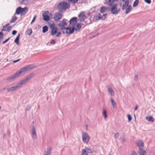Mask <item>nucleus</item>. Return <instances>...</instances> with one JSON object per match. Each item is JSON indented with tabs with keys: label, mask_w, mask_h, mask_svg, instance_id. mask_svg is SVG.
<instances>
[{
	"label": "nucleus",
	"mask_w": 155,
	"mask_h": 155,
	"mask_svg": "<svg viewBox=\"0 0 155 155\" xmlns=\"http://www.w3.org/2000/svg\"><path fill=\"white\" fill-rule=\"evenodd\" d=\"M28 11V8L25 7L24 8H22L21 7L17 8L15 11L16 14L17 15H20L21 14H25L27 13Z\"/></svg>",
	"instance_id": "obj_1"
},
{
	"label": "nucleus",
	"mask_w": 155,
	"mask_h": 155,
	"mask_svg": "<svg viewBox=\"0 0 155 155\" xmlns=\"http://www.w3.org/2000/svg\"><path fill=\"white\" fill-rule=\"evenodd\" d=\"M59 9L60 10H65L66 9L70 7L69 5H68L66 2H60L58 5Z\"/></svg>",
	"instance_id": "obj_2"
},
{
	"label": "nucleus",
	"mask_w": 155,
	"mask_h": 155,
	"mask_svg": "<svg viewBox=\"0 0 155 155\" xmlns=\"http://www.w3.org/2000/svg\"><path fill=\"white\" fill-rule=\"evenodd\" d=\"M30 76H28L24 79L20 81L17 83L16 84L19 89L22 87V86L25 84V83L31 78Z\"/></svg>",
	"instance_id": "obj_3"
},
{
	"label": "nucleus",
	"mask_w": 155,
	"mask_h": 155,
	"mask_svg": "<svg viewBox=\"0 0 155 155\" xmlns=\"http://www.w3.org/2000/svg\"><path fill=\"white\" fill-rule=\"evenodd\" d=\"M90 138V137L87 133L82 132V139L83 142L87 143Z\"/></svg>",
	"instance_id": "obj_4"
},
{
	"label": "nucleus",
	"mask_w": 155,
	"mask_h": 155,
	"mask_svg": "<svg viewBox=\"0 0 155 155\" xmlns=\"http://www.w3.org/2000/svg\"><path fill=\"white\" fill-rule=\"evenodd\" d=\"M63 16L62 13L60 11L54 14L53 18L55 21H57L61 19Z\"/></svg>",
	"instance_id": "obj_5"
},
{
	"label": "nucleus",
	"mask_w": 155,
	"mask_h": 155,
	"mask_svg": "<svg viewBox=\"0 0 155 155\" xmlns=\"http://www.w3.org/2000/svg\"><path fill=\"white\" fill-rule=\"evenodd\" d=\"M117 5L116 4H113L111 5L110 11L114 14H117L118 12L117 8Z\"/></svg>",
	"instance_id": "obj_6"
},
{
	"label": "nucleus",
	"mask_w": 155,
	"mask_h": 155,
	"mask_svg": "<svg viewBox=\"0 0 155 155\" xmlns=\"http://www.w3.org/2000/svg\"><path fill=\"white\" fill-rule=\"evenodd\" d=\"M49 13L48 11H45L42 14V16L44 20L48 21L50 19L49 16L48 15Z\"/></svg>",
	"instance_id": "obj_7"
},
{
	"label": "nucleus",
	"mask_w": 155,
	"mask_h": 155,
	"mask_svg": "<svg viewBox=\"0 0 155 155\" xmlns=\"http://www.w3.org/2000/svg\"><path fill=\"white\" fill-rule=\"evenodd\" d=\"M78 21H80L81 22L84 21V19L86 18V16L85 15L84 12L81 13L80 14L78 15Z\"/></svg>",
	"instance_id": "obj_8"
},
{
	"label": "nucleus",
	"mask_w": 155,
	"mask_h": 155,
	"mask_svg": "<svg viewBox=\"0 0 155 155\" xmlns=\"http://www.w3.org/2000/svg\"><path fill=\"white\" fill-rule=\"evenodd\" d=\"M107 15L106 14H103L102 15L101 14L99 13L96 16V20H97L101 19L102 20H104L106 18V17Z\"/></svg>",
	"instance_id": "obj_9"
},
{
	"label": "nucleus",
	"mask_w": 155,
	"mask_h": 155,
	"mask_svg": "<svg viewBox=\"0 0 155 155\" xmlns=\"http://www.w3.org/2000/svg\"><path fill=\"white\" fill-rule=\"evenodd\" d=\"M19 89L16 84L14 86L8 87L7 90L8 92L18 90Z\"/></svg>",
	"instance_id": "obj_10"
},
{
	"label": "nucleus",
	"mask_w": 155,
	"mask_h": 155,
	"mask_svg": "<svg viewBox=\"0 0 155 155\" xmlns=\"http://www.w3.org/2000/svg\"><path fill=\"white\" fill-rule=\"evenodd\" d=\"M67 24L65 19H64L60 21L59 23L58 24V25L60 28H62L63 29V28L65 27Z\"/></svg>",
	"instance_id": "obj_11"
},
{
	"label": "nucleus",
	"mask_w": 155,
	"mask_h": 155,
	"mask_svg": "<svg viewBox=\"0 0 155 155\" xmlns=\"http://www.w3.org/2000/svg\"><path fill=\"white\" fill-rule=\"evenodd\" d=\"M77 18L76 17H73L69 21V23L70 25L73 26H74L77 22Z\"/></svg>",
	"instance_id": "obj_12"
},
{
	"label": "nucleus",
	"mask_w": 155,
	"mask_h": 155,
	"mask_svg": "<svg viewBox=\"0 0 155 155\" xmlns=\"http://www.w3.org/2000/svg\"><path fill=\"white\" fill-rule=\"evenodd\" d=\"M3 28L2 29V31H8L9 32L11 29L12 28L9 27V25L8 24L6 25L5 26H3Z\"/></svg>",
	"instance_id": "obj_13"
},
{
	"label": "nucleus",
	"mask_w": 155,
	"mask_h": 155,
	"mask_svg": "<svg viewBox=\"0 0 155 155\" xmlns=\"http://www.w3.org/2000/svg\"><path fill=\"white\" fill-rule=\"evenodd\" d=\"M137 144L139 148V150L143 148V143L141 140H139L137 142Z\"/></svg>",
	"instance_id": "obj_14"
},
{
	"label": "nucleus",
	"mask_w": 155,
	"mask_h": 155,
	"mask_svg": "<svg viewBox=\"0 0 155 155\" xmlns=\"http://www.w3.org/2000/svg\"><path fill=\"white\" fill-rule=\"evenodd\" d=\"M138 153L139 155H147V152L144 150L143 149H140L138 151Z\"/></svg>",
	"instance_id": "obj_15"
},
{
	"label": "nucleus",
	"mask_w": 155,
	"mask_h": 155,
	"mask_svg": "<svg viewBox=\"0 0 155 155\" xmlns=\"http://www.w3.org/2000/svg\"><path fill=\"white\" fill-rule=\"evenodd\" d=\"M108 91L111 96H114V92L111 87H108Z\"/></svg>",
	"instance_id": "obj_16"
},
{
	"label": "nucleus",
	"mask_w": 155,
	"mask_h": 155,
	"mask_svg": "<svg viewBox=\"0 0 155 155\" xmlns=\"http://www.w3.org/2000/svg\"><path fill=\"white\" fill-rule=\"evenodd\" d=\"M75 29L74 27L71 28V27L67 28V31H68V34H72L73 33Z\"/></svg>",
	"instance_id": "obj_17"
},
{
	"label": "nucleus",
	"mask_w": 155,
	"mask_h": 155,
	"mask_svg": "<svg viewBox=\"0 0 155 155\" xmlns=\"http://www.w3.org/2000/svg\"><path fill=\"white\" fill-rule=\"evenodd\" d=\"M51 148L50 147H48L47 151L45 152L44 155H51Z\"/></svg>",
	"instance_id": "obj_18"
},
{
	"label": "nucleus",
	"mask_w": 155,
	"mask_h": 155,
	"mask_svg": "<svg viewBox=\"0 0 155 155\" xmlns=\"http://www.w3.org/2000/svg\"><path fill=\"white\" fill-rule=\"evenodd\" d=\"M107 9V7L105 6H103L100 8V11L101 13H103L105 12Z\"/></svg>",
	"instance_id": "obj_19"
},
{
	"label": "nucleus",
	"mask_w": 155,
	"mask_h": 155,
	"mask_svg": "<svg viewBox=\"0 0 155 155\" xmlns=\"http://www.w3.org/2000/svg\"><path fill=\"white\" fill-rule=\"evenodd\" d=\"M20 34L19 33L18 36H17V37L14 40L15 42V43L17 45H18L19 43V40L20 37Z\"/></svg>",
	"instance_id": "obj_20"
},
{
	"label": "nucleus",
	"mask_w": 155,
	"mask_h": 155,
	"mask_svg": "<svg viewBox=\"0 0 155 155\" xmlns=\"http://www.w3.org/2000/svg\"><path fill=\"white\" fill-rule=\"evenodd\" d=\"M132 10V7L130 5L128 6V8L126 9L125 13L126 14H127L129 12Z\"/></svg>",
	"instance_id": "obj_21"
},
{
	"label": "nucleus",
	"mask_w": 155,
	"mask_h": 155,
	"mask_svg": "<svg viewBox=\"0 0 155 155\" xmlns=\"http://www.w3.org/2000/svg\"><path fill=\"white\" fill-rule=\"evenodd\" d=\"M146 119L149 122H153L154 121V119L151 116L147 117H146Z\"/></svg>",
	"instance_id": "obj_22"
},
{
	"label": "nucleus",
	"mask_w": 155,
	"mask_h": 155,
	"mask_svg": "<svg viewBox=\"0 0 155 155\" xmlns=\"http://www.w3.org/2000/svg\"><path fill=\"white\" fill-rule=\"evenodd\" d=\"M15 78L13 74L8 77L7 79L8 81H11Z\"/></svg>",
	"instance_id": "obj_23"
},
{
	"label": "nucleus",
	"mask_w": 155,
	"mask_h": 155,
	"mask_svg": "<svg viewBox=\"0 0 155 155\" xmlns=\"http://www.w3.org/2000/svg\"><path fill=\"white\" fill-rule=\"evenodd\" d=\"M57 28L51 30V35H54L57 33Z\"/></svg>",
	"instance_id": "obj_24"
},
{
	"label": "nucleus",
	"mask_w": 155,
	"mask_h": 155,
	"mask_svg": "<svg viewBox=\"0 0 155 155\" xmlns=\"http://www.w3.org/2000/svg\"><path fill=\"white\" fill-rule=\"evenodd\" d=\"M48 30V27L47 26H45L42 28V32L43 33L46 32Z\"/></svg>",
	"instance_id": "obj_25"
},
{
	"label": "nucleus",
	"mask_w": 155,
	"mask_h": 155,
	"mask_svg": "<svg viewBox=\"0 0 155 155\" xmlns=\"http://www.w3.org/2000/svg\"><path fill=\"white\" fill-rule=\"evenodd\" d=\"M110 100L111 103L112 105L113 108H114L115 106L116 105V103L114 101V99L112 98H110Z\"/></svg>",
	"instance_id": "obj_26"
},
{
	"label": "nucleus",
	"mask_w": 155,
	"mask_h": 155,
	"mask_svg": "<svg viewBox=\"0 0 155 155\" xmlns=\"http://www.w3.org/2000/svg\"><path fill=\"white\" fill-rule=\"evenodd\" d=\"M60 29L62 30V32L64 34H68V31H67V28H65V27L60 28Z\"/></svg>",
	"instance_id": "obj_27"
},
{
	"label": "nucleus",
	"mask_w": 155,
	"mask_h": 155,
	"mask_svg": "<svg viewBox=\"0 0 155 155\" xmlns=\"http://www.w3.org/2000/svg\"><path fill=\"white\" fill-rule=\"evenodd\" d=\"M20 71H17L16 73L14 74L15 78L19 76L21 73Z\"/></svg>",
	"instance_id": "obj_28"
},
{
	"label": "nucleus",
	"mask_w": 155,
	"mask_h": 155,
	"mask_svg": "<svg viewBox=\"0 0 155 155\" xmlns=\"http://www.w3.org/2000/svg\"><path fill=\"white\" fill-rule=\"evenodd\" d=\"M26 34L28 35H30L32 33V30L30 28L27 30L26 31Z\"/></svg>",
	"instance_id": "obj_29"
},
{
	"label": "nucleus",
	"mask_w": 155,
	"mask_h": 155,
	"mask_svg": "<svg viewBox=\"0 0 155 155\" xmlns=\"http://www.w3.org/2000/svg\"><path fill=\"white\" fill-rule=\"evenodd\" d=\"M17 19V18L15 16H14L12 18V20H11L10 22L11 23H13L15 22Z\"/></svg>",
	"instance_id": "obj_30"
},
{
	"label": "nucleus",
	"mask_w": 155,
	"mask_h": 155,
	"mask_svg": "<svg viewBox=\"0 0 155 155\" xmlns=\"http://www.w3.org/2000/svg\"><path fill=\"white\" fill-rule=\"evenodd\" d=\"M81 25L79 24H78L76 26V28H75L74 30L77 31L79 30L81 28Z\"/></svg>",
	"instance_id": "obj_31"
},
{
	"label": "nucleus",
	"mask_w": 155,
	"mask_h": 155,
	"mask_svg": "<svg viewBox=\"0 0 155 155\" xmlns=\"http://www.w3.org/2000/svg\"><path fill=\"white\" fill-rule=\"evenodd\" d=\"M27 70L33 68L34 67V65H30L26 66Z\"/></svg>",
	"instance_id": "obj_32"
},
{
	"label": "nucleus",
	"mask_w": 155,
	"mask_h": 155,
	"mask_svg": "<svg viewBox=\"0 0 155 155\" xmlns=\"http://www.w3.org/2000/svg\"><path fill=\"white\" fill-rule=\"evenodd\" d=\"M139 3V0H135L133 4V6L134 7H136Z\"/></svg>",
	"instance_id": "obj_33"
},
{
	"label": "nucleus",
	"mask_w": 155,
	"mask_h": 155,
	"mask_svg": "<svg viewBox=\"0 0 155 155\" xmlns=\"http://www.w3.org/2000/svg\"><path fill=\"white\" fill-rule=\"evenodd\" d=\"M103 114L104 116V118L106 119L107 117V115L106 110L104 109H103Z\"/></svg>",
	"instance_id": "obj_34"
},
{
	"label": "nucleus",
	"mask_w": 155,
	"mask_h": 155,
	"mask_svg": "<svg viewBox=\"0 0 155 155\" xmlns=\"http://www.w3.org/2000/svg\"><path fill=\"white\" fill-rule=\"evenodd\" d=\"M122 1L123 2H125L124 4V5L127 7L128 6V5L129 3V1H125V0H122Z\"/></svg>",
	"instance_id": "obj_35"
},
{
	"label": "nucleus",
	"mask_w": 155,
	"mask_h": 155,
	"mask_svg": "<svg viewBox=\"0 0 155 155\" xmlns=\"http://www.w3.org/2000/svg\"><path fill=\"white\" fill-rule=\"evenodd\" d=\"M27 70H28L26 66L21 68L20 71L21 73H22L27 71Z\"/></svg>",
	"instance_id": "obj_36"
},
{
	"label": "nucleus",
	"mask_w": 155,
	"mask_h": 155,
	"mask_svg": "<svg viewBox=\"0 0 155 155\" xmlns=\"http://www.w3.org/2000/svg\"><path fill=\"white\" fill-rule=\"evenodd\" d=\"M31 135L36 133L35 131V128L34 127H33L31 129Z\"/></svg>",
	"instance_id": "obj_37"
},
{
	"label": "nucleus",
	"mask_w": 155,
	"mask_h": 155,
	"mask_svg": "<svg viewBox=\"0 0 155 155\" xmlns=\"http://www.w3.org/2000/svg\"><path fill=\"white\" fill-rule=\"evenodd\" d=\"M85 149L86 150V154H87V153H91L92 152V151H91V150L87 148H85Z\"/></svg>",
	"instance_id": "obj_38"
},
{
	"label": "nucleus",
	"mask_w": 155,
	"mask_h": 155,
	"mask_svg": "<svg viewBox=\"0 0 155 155\" xmlns=\"http://www.w3.org/2000/svg\"><path fill=\"white\" fill-rule=\"evenodd\" d=\"M86 150L85 149V148L83 149L82 151L81 155H84L85 154V155L86 154Z\"/></svg>",
	"instance_id": "obj_39"
},
{
	"label": "nucleus",
	"mask_w": 155,
	"mask_h": 155,
	"mask_svg": "<svg viewBox=\"0 0 155 155\" xmlns=\"http://www.w3.org/2000/svg\"><path fill=\"white\" fill-rule=\"evenodd\" d=\"M32 135V137L33 139H35L37 138V136L36 133L33 134Z\"/></svg>",
	"instance_id": "obj_40"
},
{
	"label": "nucleus",
	"mask_w": 155,
	"mask_h": 155,
	"mask_svg": "<svg viewBox=\"0 0 155 155\" xmlns=\"http://www.w3.org/2000/svg\"><path fill=\"white\" fill-rule=\"evenodd\" d=\"M78 0H68V1L72 3H74L77 2Z\"/></svg>",
	"instance_id": "obj_41"
},
{
	"label": "nucleus",
	"mask_w": 155,
	"mask_h": 155,
	"mask_svg": "<svg viewBox=\"0 0 155 155\" xmlns=\"http://www.w3.org/2000/svg\"><path fill=\"white\" fill-rule=\"evenodd\" d=\"M119 135V133L118 132L116 133L114 136V137L115 139H117L118 138Z\"/></svg>",
	"instance_id": "obj_42"
},
{
	"label": "nucleus",
	"mask_w": 155,
	"mask_h": 155,
	"mask_svg": "<svg viewBox=\"0 0 155 155\" xmlns=\"http://www.w3.org/2000/svg\"><path fill=\"white\" fill-rule=\"evenodd\" d=\"M130 155H137V154L135 151H132L131 152Z\"/></svg>",
	"instance_id": "obj_43"
},
{
	"label": "nucleus",
	"mask_w": 155,
	"mask_h": 155,
	"mask_svg": "<svg viewBox=\"0 0 155 155\" xmlns=\"http://www.w3.org/2000/svg\"><path fill=\"white\" fill-rule=\"evenodd\" d=\"M50 28L52 29H54L55 28H57L55 26V25L54 24L51 25L50 26Z\"/></svg>",
	"instance_id": "obj_44"
},
{
	"label": "nucleus",
	"mask_w": 155,
	"mask_h": 155,
	"mask_svg": "<svg viewBox=\"0 0 155 155\" xmlns=\"http://www.w3.org/2000/svg\"><path fill=\"white\" fill-rule=\"evenodd\" d=\"M31 108V106L29 105H27L26 107V108L25 109V111H27L29 110Z\"/></svg>",
	"instance_id": "obj_45"
},
{
	"label": "nucleus",
	"mask_w": 155,
	"mask_h": 155,
	"mask_svg": "<svg viewBox=\"0 0 155 155\" xmlns=\"http://www.w3.org/2000/svg\"><path fill=\"white\" fill-rule=\"evenodd\" d=\"M127 117L128 121H130L132 120V118L130 115L129 114H127Z\"/></svg>",
	"instance_id": "obj_46"
},
{
	"label": "nucleus",
	"mask_w": 155,
	"mask_h": 155,
	"mask_svg": "<svg viewBox=\"0 0 155 155\" xmlns=\"http://www.w3.org/2000/svg\"><path fill=\"white\" fill-rule=\"evenodd\" d=\"M36 17H37L36 15H35L34 16V17L33 18L32 21H31V23H30L31 24H32L34 22V21H35Z\"/></svg>",
	"instance_id": "obj_47"
},
{
	"label": "nucleus",
	"mask_w": 155,
	"mask_h": 155,
	"mask_svg": "<svg viewBox=\"0 0 155 155\" xmlns=\"http://www.w3.org/2000/svg\"><path fill=\"white\" fill-rule=\"evenodd\" d=\"M50 44H51L54 45L55 44V41L54 40H52Z\"/></svg>",
	"instance_id": "obj_48"
},
{
	"label": "nucleus",
	"mask_w": 155,
	"mask_h": 155,
	"mask_svg": "<svg viewBox=\"0 0 155 155\" xmlns=\"http://www.w3.org/2000/svg\"><path fill=\"white\" fill-rule=\"evenodd\" d=\"M144 1L148 4H150L151 2L150 0H144Z\"/></svg>",
	"instance_id": "obj_49"
},
{
	"label": "nucleus",
	"mask_w": 155,
	"mask_h": 155,
	"mask_svg": "<svg viewBox=\"0 0 155 155\" xmlns=\"http://www.w3.org/2000/svg\"><path fill=\"white\" fill-rule=\"evenodd\" d=\"M61 36V33L60 32H58L56 35V36L57 37H60Z\"/></svg>",
	"instance_id": "obj_50"
},
{
	"label": "nucleus",
	"mask_w": 155,
	"mask_h": 155,
	"mask_svg": "<svg viewBox=\"0 0 155 155\" xmlns=\"http://www.w3.org/2000/svg\"><path fill=\"white\" fill-rule=\"evenodd\" d=\"M3 36V34L2 32H0V39L2 38Z\"/></svg>",
	"instance_id": "obj_51"
},
{
	"label": "nucleus",
	"mask_w": 155,
	"mask_h": 155,
	"mask_svg": "<svg viewBox=\"0 0 155 155\" xmlns=\"http://www.w3.org/2000/svg\"><path fill=\"white\" fill-rule=\"evenodd\" d=\"M10 38H9L7 39H6L5 41H4L3 42V44H5L10 39Z\"/></svg>",
	"instance_id": "obj_52"
},
{
	"label": "nucleus",
	"mask_w": 155,
	"mask_h": 155,
	"mask_svg": "<svg viewBox=\"0 0 155 155\" xmlns=\"http://www.w3.org/2000/svg\"><path fill=\"white\" fill-rule=\"evenodd\" d=\"M20 59H17V60H14V61H12V62L13 63H15L17 62H18L20 61Z\"/></svg>",
	"instance_id": "obj_53"
},
{
	"label": "nucleus",
	"mask_w": 155,
	"mask_h": 155,
	"mask_svg": "<svg viewBox=\"0 0 155 155\" xmlns=\"http://www.w3.org/2000/svg\"><path fill=\"white\" fill-rule=\"evenodd\" d=\"M138 78V76L137 75H135L134 76V79L136 81L137 80Z\"/></svg>",
	"instance_id": "obj_54"
},
{
	"label": "nucleus",
	"mask_w": 155,
	"mask_h": 155,
	"mask_svg": "<svg viewBox=\"0 0 155 155\" xmlns=\"http://www.w3.org/2000/svg\"><path fill=\"white\" fill-rule=\"evenodd\" d=\"M17 33V31L15 30H14L12 32V34L13 35H14L16 34Z\"/></svg>",
	"instance_id": "obj_55"
},
{
	"label": "nucleus",
	"mask_w": 155,
	"mask_h": 155,
	"mask_svg": "<svg viewBox=\"0 0 155 155\" xmlns=\"http://www.w3.org/2000/svg\"><path fill=\"white\" fill-rule=\"evenodd\" d=\"M127 7V6H126L125 5H123L122 6V10H124V9H125L126 7Z\"/></svg>",
	"instance_id": "obj_56"
},
{
	"label": "nucleus",
	"mask_w": 155,
	"mask_h": 155,
	"mask_svg": "<svg viewBox=\"0 0 155 155\" xmlns=\"http://www.w3.org/2000/svg\"><path fill=\"white\" fill-rule=\"evenodd\" d=\"M137 108H138V106L137 105V106H136L134 108L135 110H137Z\"/></svg>",
	"instance_id": "obj_57"
},
{
	"label": "nucleus",
	"mask_w": 155,
	"mask_h": 155,
	"mask_svg": "<svg viewBox=\"0 0 155 155\" xmlns=\"http://www.w3.org/2000/svg\"><path fill=\"white\" fill-rule=\"evenodd\" d=\"M87 125H86V128L87 129Z\"/></svg>",
	"instance_id": "obj_58"
},
{
	"label": "nucleus",
	"mask_w": 155,
	"mask_h": 155,
	"mask_svg": "<svg viewBox=\"0 0 155 155\" xmlns=\"http://www.w3.org/2000/svg\"><path fill=\"white\" fill-rule=\"evenodd\" d=\"M6 135L5 134H4V137Z\"/></svg>",
	"instance_id": "obj_59"
},
{
	"label": "nucleus",
	"mask_w": 155,
	"mask_h": 155,
	"mask_svg": "<svg viewBox=\"0 0 155 155\" xmlns=\"http://www.w3.org/2000/svg\"><path fill=\"white\" fill-rule=\"evenodd\" d=\"M124 139H123V141H124Z\"/></svg>",
	"instance_id": "obj_60"
},
{
	"label": "nucleus",
	"mask_w": 155,
	"mask_h": 155,
	"mask_svg": "<svg viewBox=\"0 0 155 155\" xmlns=\"http://www.w3.org/2000/svg\"><path fill=\"white\" fill-rule=\"evenodd\" d=\"M85 155H88L87 154H86Z\"/></svg>",
	"instance_id": "obj_61"
},
{
	"label": "nucleus",
	"mask_w": 155,
	"mask_h": 155,
	"mask_svg": "<svg viewBox=\"0 0 155 155\" xmlns=\"http://www.w3.org/2000/svg\"><path fill=\"white\" fill-rule=\"evenodd\" d=\"M127 1H129V0H127Z\"/></svg>",
	"instance_id": "obj_62"
}]
</instances>
